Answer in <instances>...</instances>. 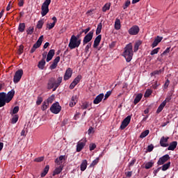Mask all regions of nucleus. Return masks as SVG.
<instances>
[{
  "instance_id": "nucleus-1",
  "label": "nucleus",
  "mask_w": 178,
  "mask_h": 178,
  "mask_svg": "<svg viewBox=\"0 0 178 178\" xmlns=\"http://www.w3.org/2000/svg\"><path fill=\"white\" fill-rule=\"evenodd\" d=\"M15 97V90H11L7 94L6 92H0V108L5 106L6 104H9Z\"/></svg>"
},
{
  "instance_id": "nucleus-2",
  "label": "nucleus",
  "mask_w": 178,
  "mask_h": 178,
  "mask_svg": "<svg viewBox=\"0 0 178 178\" xmlns=\"http://www.w3.org/2000/svg\"><path fill=\"white\" fill-rule=\"evenodd\" d=\"M133 44L129 43L124 47L123 56L125 58L127 62H131V59H133Z\"/></svg>"
},
{
  "instance_id": "nucleus-3",
  "label": "nucleus",
  "mask_w": 178,
  "mask_h": 178,
  "mask_svg": "<svg viewBox=\"0 0 178 178\" xmlns=\"http://www.w3.org/2000/svg\"><path fill=\"white\" fill-rule=\"evenodd\" d=\"M80 44H81V39L79 38V35L76 36L72 35L70 40L68 47L70 49H74V48H79V47H80Z\"/></svg>"
},
{
  "instance_id": "nucleus-4",
  "label": "nucleus",
  "mask_w": 178,
  "mask_h": 178,
  "mask_svg": "<svg viewBox=\"0 0 178 178\" xmlns=\"http://www.w3.org/2000/svg\"><path fill=\"white\" fill-rule=\"evenodd\" d=\"M51 4V0H45L41 7V15L42 17L49 12V5Z\"/></svg>"
},
{
  "instance_id": "nucleus-5",
  "label": "nucleus",
  "mask_w": 178,
  "mask_h": 178,
  "mask_svg": "<svg viewBox=\"0 0 178 178\" xmlns=\"http://www.w3.org/2000/svg\"><path fill=\"white\" fill-rule=\"evenodd\" d=\"M50 111L51 113H54V115H58L60 111H62V106L59 105V102L54 103L50 107Z\"/></svg>"
},
{
  "instance_id": "nucleus-6",
  "label": "nucleus",
  "mask_w": 178,
  "mask_h": 178,
  "mask_svg": "<svg viewBox=\"0 0 178 178\" xmlns=\"http://www.w3.org/2000/svg\"><path fill=\"white\" fill-rule=\"evenodd\" d=\"M23 76V70H17L14 76L13 81L15 84H17L20 80H22V77Z\"/></svg>"
},
{
  "instance_id": "nucleus-7",
  "label": "nucleus",
  "mask_w": 178,
  "mask_h": 178,
  "mask_svg": "<svg viewBox=\"0 0 178 178\" xmlns=\"http://www.w3.org/2000/svg\"><path fill=\"white\" fill-rule=\"evenodd\" d=\"M87 143V139L86 138H82L77 143L76 145V152H80L84 147H86V144Z\"/></svg>"
},
{
  "instance_id": "nucleus-8",
  "label": "nucleus",
  "mask_w": 178,
  "mask_h": 178,
  "mask_svg": "<svg viewBox=\"0 0 178 178\" xmlns=\"http://www.w3.org/2000/svg\"><path fill=\"white\" fill-rule=\"evenodd\" d=\"M128 33L130 35H137V34L140 33V27L137 25H134L129 29Z\"/></svg>"
},
{
  "instance_id": "nucleus-9",
  "label": "nucleus",
  "mask_w": 178,
  "mask_h": 178,
  "mask_svg": "<svg viewBox=\"0 0 178 178\" xmlns=\"http://www.w3.org/2000/svg\"><path fill=\"white\" fill-rule=\"evenodd\" d=\"M94 35V32L90 31L84 38L83 40V45H86V44H88L91 40H92V37Z\"/></svg>"
},
{
  "instance_id": "nucleus-10",
  "label": "nucleus",
  "mask_w": 178,
  "mask_h": 178,
  "mask_svg": "<svg viewBox=\"0 0 178 178\" xmlns=\"http://www.w3.org/2000/svg\"><path fill=\"white\" fill-rule=\"evenodd\" d=\"M130 120H131V116L128 115L127 118H124V120L122 122L120 129L121 130H124V128L129 126L130 124Z\"/></svg>"
},
{
  "instance_id": "nucleus-11",
  "label": "nucleus",
  "mask_w": 178,
  "mask_h": 178,
  "mask_svg": "<svg viewBox=\"0 0 178 178\" xmlns=\"http://www.w3.org/2000/svg\"><path fill=\"white\" fill-rule=\"evenodd\" d=\"M81 79H83V76L81 75H78L70 83V90H73V88L80 83V80H81Z\"/></svg>"
},
{
  "instance_id": "nucleus-12",
  "label": "nucleus",
  "mask_w": 178,
  "mask_h": 178,
  "mask_svg": "<svg viewBox=\"0 0 178 178\" xmlns=\"http://www.w3.org/2000/svg\"><path fill=\"white\" fill-rule=\"evenodd\" d=\"M55 84H58V82L56 80H55V79L54 78H51L49 81V83H48V85H47V88H49V90H51V88H54L53 89V91H55L56 90V86Z\"/></svg>"
},
{
  "instance_id": "nucleus-13",
  "label": "nucleus",
  "mask_w": 178,
  "mask_h": 178,
  "mask_svg": "<svg viewBox=\"0 0 178 178\" xmlns=\"http://www.w3.org/2000/svg\"><path fill=\"white\" fill-rule=\"evenodd\" d=\"M169 159H170V156H169L168 154H165L159 159V161L157 162V165H164V163L168 162V161H169Z\"/></svg>"
},
{
  "instance_id": "nucleus-14",
  "label": "nucleus",
  "mask_w": 178,
  "mask_h": 178,
  "mask_svg": "<svg viewBox=\"0 0 178 178\" xmlns=\"http://www.w3.org/2000/svg\"><path fill=\"white\" fill-rule=\"evenodd\" d=\"M104 97L105 95L104 93H100L99 95H97L95 99L93 100V104L95 105H98V104H100V102H102V99H104Z\"/></svg>"
},
{
  "instance_id": "nucleus-15",
  "label": "nucleus",
  "mask_w": 178,
  "mask_h": 178,
  "mask_svg": "<svg viewBox=\"0 0 178 178\" xmlns=\"http://www.w3.org/2000/svg\"><path fill=\"white\" fill-rule=\"evenodd\" d=\"M169 140V137L163 136L160 140V145L161 147H169V144L168 143V140Z\"/></svg>"
},
{
  "instance_id": "nucleus-16",
  "label": "nucleus",
  "mask_w": 178,
  "mask_h": 178,
  "mask_svg": "<svg viewBox=\"0 0 178 178\" xmlns=\"http://www.w3.org/2000/svg\"><path fill=\"white\" fill-rule=\"evenodd\" d=\"M79 100V95H73L71 98V101L70 102V108H73L76 104H77V101Z\"/></svg>"
},
{
  "instance_id": "nucleus-17",
  "label": "nucleus",
  "mask_w": 178,
  "mask_h": 178,
  "mask_svg": "<svg viewBox=\"0 0 178 178\" xmlns=\"http://www.w3.org/2000/svg\"><path fill=\"white\" fill-rule=\"evenodd\" d=\"M73 73V71L72 70V68H68L65 73L64 75V80L65 81L69 80V79H70L72 77V74Z\"/></svg>"
},
{
  "instance_id": "nucleus-18",
  "label": "nucleus",
  "mask_w": 178,
  "mask_h": 178,
  "mask_svg": "<svg viewBox=\"0 0 178 178\" xmlns=\"http://www.w3.org/2000/svg\"><path fill=\"white\" fill-rule=\"evenodd\" d=\"M65 161H66V156H60L56 159L55 163H56V165L62 166V164L63 163V162H65Z\"/></svg>"
},
{
  "instance_id": "nucleus-19",
  "label": "nucleus",
  "mask_w": 178,
  "mask_h": 178,
  "mask_svg": "<svg viewBox=\"0 0 178 178\" xmlns=\"http://www.w3.org/2000/svg\"><path fill=\"white\" fill-rule=\"evenodd\" d=\"M162 40H163V37L156 36L154 38L153 43L152 44V47L155 48V47H157L158 44H159Z\"/></svg>"
},
{
  "instance_id": "nucleus-20",
  "label": "nucleus",
  "mask_w": 178,
  "mask_h": 178,
  "mask_svg": "<svg viewBox=\"0 0 178 178\" xmlns=\"http://www.w3.org/2000/svg\"><path fill=\"white\" fill-rule=\"evenodd\" d=\"M168 99H165L158 107L157 111H156V113H161V112H162V111H163V108H165V106H166V104L168 103L167 101Z\"/></svg>"
},
{
  "instance_id": "nucleus-21",
  "label": "nucleus",
  "mask_w": 178,
  "mask_h": 178,
  "mask_svg": "<svg viewBox=\"0 0 178 178\" xmlns=\"http://www.w3.org/2000/svg\"><path fill=\"white\" fill-rule=\"evenodd\" d=\"M42 41H44V35H41L35 44H33V47L37 49V48H40L41 47V44H42Z\"/></svg>"
},
{
  "instance_id": "nucleus-22",
  "label": "nucleus",
  "mask_w": 178,
  "mask_h": 178,
  "mask_svg": "<svg viewBox=\"0 0 178 178\" xmlns=\"http://www.w3.org/2000/svg\"><path fill=\"white\" fill-rule=\"evenodd\" d=\"M54 55H55V50L54 49L49 50L46 59L47 62H49L50 60H51Z\"/></svg>"
},
{
  "instance_id": "nucleus-23",
  "label": "nucleus",
  "mask_w": 178,
  "mask_h": 178,
  "mask_svg": "<svg viewBox=\"0 0 178 178\" xmlns=\"http://www.w3.org/2000/svg\"><path fill=\"white\" fill-rule=\"evenodd\" d=\"M102 38V36L101 35H99L98 36H97L93 44L94 48H97L98 45H99V42H101Z\"/></svg>"
},
{
  "instance_id": "nucleus-24",
  "label": "nucleus",
  "mask_w": 178,
  "mask_h": 178,
  "mask_svg": "<svg viewBox=\"0 0 178 178\" xmlns=\"http://www.w3.org/2000/svg\"><path fill=\"white\" fill-rule=\"evenodd\" d=\"M176 147H177V142L173 141L171 143H170V145L168 147V151H175V149H176Z\"/></svg>"
},
{
  "instance_id": "nucleus-25",
  "label": "nucleus",
  "mask_w": 178,
  "mask_h": 178,
  "mask_svg": "<svg viewBox=\"0 0 178 178\" xmlns=\"http://www.w3.org/2000/svg\"><path fill=\"white\" fill-rule=\"evenodd\" d=\"M155 162L153 160H151L150 161L146 162L144 163L145 165V169H151L152 166H154Z\"/></svg>"
},
{
  "instance_id": "nucleus-26",
  "label": "nucleus",
  "mask_w": 178,
  "mask_h": 178,
  "mask_svg": "<svg viewBox=\"0 0 178 178\" xmlns=\"http://www.w3.org/2000/svg\"><path fill=\"white\" fill-rule=\"evenodd\" d=\"M143 44V41L138 40L135 42L134 47V52H137L138 51V48H140V46Z\"/></svg>"
},
{
  "instance_id": "nucleus-27",
  "label": "nucleus",
  "mask_w": 178,
  "mask_h": 178,
  "mask_svg": "<svg viewBox=\"0 0 178 178\" xmlns=\"http://www.w3.org/2000/svg\"><path fill=\"white\" fill-rule=\"evenodd\" d=\"M142 98H143V94L141 93L138 94L134 99V104L135 105H137V104H138L139 102L141 101Z\"/></svg>"
},
{
  "instance_id": "nucleus-28",
  "label": "nucleus",
  "mask_w": 178,
  "mask_h": 178,
  "mask_svg": "<svg viewBox=\"0 0 178 178\" xmlns=\"http://www.w3.org/2000/svg\"><path fill=\"white\" fill-rule=\"evenodd\" d=\"M62 170H63V166L60 165L59 167L56 168L54 172H53V176H56V175H59V173H60V172H62Z\"/></svg>"
},
{
  "instance_id": "nucleus-29",
  "label": "nucleus",
  "mask_w": 178,
  "mask_h": 178,
  "mask_svg": "<svg viewBox=\"0 0 178 178\" xmlns=\"http://www.w3.org/2000/svg\"><path fill=\"white\" fill-rule=\"evenodd\" d=\"M87 165H88L87 160H83L81 163V172H84V170H86V169H87Z\"/></svg>"
},
{
  "instance_id": "nucleus-30",
  "label": "nucleus",
  "mask_w": 178,
  "mask_h": 178,
  "mask_svg": "<svg viewBox=\"0 0 178 178\" xmlns=\"http://www.w3.org/2000/svg\"><path fill=\"white\" fill-rule=\"evenodd\" d=\"M169 168H170V162L163 164L161 167H160V169H161L163 172H165V170H168Z\"/></svg>"
},
{
  "instance_id": "nucleus-31",
  "label": "nucleus",
  "mask_w": 178,
  "mask_h": 178,
  "mask_svg": "<svg viewBox=\"0 0 178 178\" xmlns=\"http://www.w3.org/2000/svg\"><path fill=\"white\" fill-rule=\"evenodd\" d=\"M48 172H49V165H46L43 172L40 174L41 177H45Z\"/></svg>"
},
{
  "instance_id": "nucleus-32",
  "label": "nucleus",
  "mask_w": 178,
  "mask_h": 178,
  "mask_svg": "<svg viewBox=\"0 0 178 178\" xmlns=\"http://www.w3.org/2000/svg\"><path fill=\"white\" fill-rule=\"evenodd\" d=\"M120 19H116L115 22V30H120Z\"/></svg>"
},
{
  "instance_id": "nucleus-33",
  "label": "nucleus",
  "mask_w": 178,
  "mask_h": 178,
  "mask_svg": "<svg viewBox=\"0 0 178 178\" xmlns=\"http://www.w3.org/2000/svg\"><path fill=\"white\" fill-rule=\"evenodd\" d=\"M111 3H106L102 8V12H106V10H109L111 9Z\"/></svg>"
},
{
  "instance_id": "nucleus-34",
  "label": "nucleus",
  "mask_w": 178,
  "mask_h": 178,
  "mask_svg": "<svg viewBox=\"0 0 178 178\" xmlns=\"http://www.w3.org/2000/svg\"><path fill=\"white\" fill-rule=\"evenodd\" d=\"M149 134V130H145V131L142 132L140 135V138H145Z\"/></svg>"
},
{
  "instance_id": "nucleus-35",
  "label": "nucleus",
  "mask_w": 178,
  "mask_h": 178,
  "mask_svg": "<svg viewBox=\"0 0 178 178\" xmlns=\"http://www.w3.org/2000/svg\"><path fill=\"white\" fill-rule=\"evenodd\" d=\"M24 29H26V24L24 23L19 24L18 26V30L20 33H23L24 31Z\"/></svg>"
},
{
  "instance_id": "nucleus-36",
  "label": "nucleus",
  "mask_w": 178,
  "mask_h": 178,
  "mask_svg": "<svg viewBox=\"0 0 178 178\" xmlns=\"http://www.w3.org/2000/svg\"><path fill=\"white\" fill-rule=\"evenodd\" d=\"M55 99V96L51 95V97H49L47 100H45V102L51 105V104H52L54 102Z\"/></svg>"
},
{
  "instance_id": "nucleus-37",
  "label": "nucleus",
  "mask_w": 178,
  "mask_h": 178,
  "mask_svg": "<svg viewBox=\"0 0 178 178\" xmlns=\"http://www.w3.org/2000/svg\"><path fill=\"white\" fill-rule=\"evenodd\" d=\"M38 66L39 69H41L42 70V69H44V67L45 66V60L42 59V60H40Z\"/></svg>"
},
{
  "instance_id": "nucleus-38",
  "label": "nucleus",
  "mask_w": 178,
  "mask_h": 178,
  "mask_svg": "<svg viewBox=\"0 0 178 178\" xmlns=\"http://www.w3.org/2000/svg\"><path fill=\"white\" fill-rule=\"evenodd\" d=\"M48 108H49V104L47 102H44L42 103V111H47V109H48Z\"/></svg>"
},
{
  "instance_id": "nucleus-39",
  "label": "nucleus",
  "mask_w": 178,
  "mask_h": 178,
  "mask_svg": "<svg viewBox=\"0 0 178 178\" xmlns=\"http://www.w3.org/2000/svg\"><path fill=\"white\" fill-rule=\"evenodd\" d=\"M102 30V24L100 23L97 25V28L96 30V34L98 35L99 34H101V31Z\"/></svg>"
},
{
  "instance_id": "nucleus-40",
  "label": "nucleus",
  "mask_w": 178,
  "mask_h": 178,
  "mask_svg": "<svg viewBox=\"0 0 178 178\" xmlns=\"http://www.w3.org/2000/svg\"><path fill=\"white\" fill-rule=\"evenodd\" d=\"M98 162H99V157L96 158L91 164L90 165V168H93V166H95V165L98 164Z\"/></svg>"
},
{
  "instance_id": "nucleus-41",
  "label": "nucleus",
  "mask_w": 178,
  "mask_h": 178,
  "mask_svg": "<svg viewBox=\"0 0 178 178\" xmlns=\"http://www.w3.org/2000/svg\"><path fill=\"white\" fill-rule=\"evenodd\" d=\"M17 120H19V115H15L13 118H12V120H11V123L13 124H15L16 123H17Z\"/></svg>"
},
{
  "instance_id": "nucleus-42",
  "label": "nucleus",
  "mask_w": 178,
  "mask_h": 178,
  "mask_svg": "<svg viewBox=\"0 0 178 178\" xmlns=\"http://www.w3.org/2000/svg\"><path fill=\"white\" fill-rule=\"evenodd\" d=\"M151 94H152V90L151 89H147L144 95L145 98H148Z\"/></svg>"
},
{
  "instance_id": "nucleus-43",
  "label": "nucleus",
  "mask_w": 178,
  "mask_h": 178,
  "mask_svg": "<svg viewBox=\"0 0 178 178\" xmlns=\"http://www.w3.org/2000/svg\"><path fill=\"white\" fill-rule=\"evenodd\" d=\"M63 78L62 76H59L56 81H57V83L55 84L56 88H58L59 86H60V83H62Z\"/></svg>"
},
{
  "instance_id": "nucleus-44",
  "label": "nucleus",
  "mask_w": 178,
  "mask_h": 178,
  "mask_svg": "<svg viewBox=\"0 0 178 178\" xmlns=\"http://www.w3.org/2000/svg\"><path fill=\"white\" fill-rule=\"evenodd\" d=\"M42 26H44V20L40 19L37 24V29H42Z\"/></svg>"
},
{
  "instance_id": "nucleus-45",
  "label": "nucleus",
  "mask_w": 178,
  "mask_h": 178,
  "mask_svg": "<svg viewBox=\"0 0 178 178\" xmlns=\"http://www.w3.org/2000/svg\"><path fill=\"white\" fill-rule=\"evenodd\" d=\"M55 23H48L47 24V29H48V30H52V29H54L55 27Z\"/></svg>"
},
{
  "instance_id": "nucleus-46",
  "label": "nucleus",
  "mask_w": 178,
  "mask_h": 178,
  "mask_svg": "<svg viewBox=\"0 0 178 178\" xmlns=\"http://www.w3.org/2000/svg\"><path fill=\"white\" fill-rule=\"evenodd\" d=\"M159 49H161V48L157 47L154 49H153L151 52H150V55L153 56V55H156V54H158V52H159Z\"/></svg>"
},
{
  "instance_id": "nucleus-47",
  "label": "nucleus",
  "mask_w": 178,
  "mask_h": 178,
  "mask_svg": "<svg viewBox=\"0 0 178 178\" xmlns=\"http://www.w3.org/2000/svg\"><path fill=\"white\" fill-rule=\"evenodd\" d=\"M90 106V103L88 102H85L82 104L81 108L82 109H87Z\"/></svg>"
},
{
  "instance_id": "nucleus-48",
  "label": "nucleus",
  "mask_w": 178,
  "mask_h": 178,
  "mask_svg": "<svg viewBox=\"0 0 178 178\" xmlns=\"http://www.w3.org/2000/svg\"><path fill=\"white\" fill-rule=\"evenodd\" d=\"M17 112H19V106H16L15 107H14V108L13 109V112H11L10 114L16 115Z\"/></svg>"
},
{
  "instance_id": "nucleus-49",
  "label": "nucleus",
  "mask_w": 178,
  "mask_h": 178,
  "mask_svg": "<svg viewBox=\"0 0 178 178\" xmlns=\"http://www.w3.org/2000/svg\"><path fill=\"white\" fill-rule=\"evenodd\" d=\"M163 72V70H156L153 72L151 73L152 76H155L156 74H161V73Z\"/></svg>"
},
{
  "instance_id": "nucleus-50",
  "label": "nucleus",
  "mask_w": 178,
  "mask_h": 178,
  "mask_svg": "<svg viewBox=\"0 0 178 178\" xmlns=\"http://www.w3.org/2000/svg\"><path fill=\"white\" fill-rule=\"evenodd\" d=\"M136 159H133L132 161H131V162L129 163L128 166H129V170H130V168H131V166H134V163H136Z\"/></svg>"
},
{
  "instance_id": "nucleus-51",
  "label": "nucleus",
  "mask_w": 178,
  "mask_h": 178,
  "mask_svg": "<svg viewBox=\"0 0 178 178\" xmlns=\"http://www.w3.org/2000/svg\"><path fill=\"white\" fill-rule=\"evenodd\" d=\"M130 3H131L130 0H127L123 6V9H127V8L130 6Z\"/></svg>"
},
{
  "instance_id": "nucleus-52",
  "label": "nucleus",
  "mask_w": 178,
  "mask_h": 178,
  "mask_svg": "<svg viewBox=\"0 0 178 178\" xmlns=\"http://www.w3.org/2000/svg\"><path fill=\"white\" fill-rule=\"evenodd\" d=\"M90 151H94L97 148V145L95 143L90 144L89 146Z\"/></svg>"
},
{
  "instance_id": "nucleus-53",
  "label": "nucleus",
  "mask_w": 178,
  "mask_h": 178,
  "mask_svg": "<svg viewBox=\"0 0 178 178\" xmlns=\"http://www.w3.org/2000/svg\"><path fill=\"white\" fill-rule=\"evenodd\" d=\"M42 101H43L42 97H38V99L36 101V104L37 105H41V103L42 102Z\"/></svg>"
},
{
  "instance_id": "nucleus-54",
  "label": "nucleus",
  "mask_w": 178,
  "mask_h": 178,
  "mask_svg": "<svg viewBox=\"0 0 178 178\" xmlns=\"http://www.w3.org/2000/svg\"><path fill=\"white\" fill-rule=\"evenodd\" d=\"M112 94L111 91H108L105 95H104V100L105 99H108V98H109V97H111V95Z\"/></svg>"
},
{
  "instance_id": "nucleus-55",
  "label": "nucleus",
  "mask_w": 178,
  "mask_h": 178,
  "mask_svg": "<svg viewBox=\"0 0 178 178\" xmlns=\"http://www.w3.org/2000/svg\"><path fill=\"white\" fill-rule=\"evenodd\" d=\"M24 47L23 45H20L19 48L18 49V54L19 55H22V54H23V49H24Z\"/></svg>"
},
{
  "instance_id": "nucleus-56",
  "label": "nucleus",
  "mask_w": 178,
  "mask_h": 178,
  "mask_svg": "<svg viewBox=\"0 0 178 178\" xmlns=\"http://www.w3.org/2000/svg\"><path fill=\"white\" fill-rule=\"evenodd\" d=\"M42 161H44V157L43 156L38 157V158L34 159L35 162H42Z\"/></svg>"
},
{
  "instance_id": "nucleus-57",
  "label": "nucleus",
  "mask_w": 178,
  "mask_h": 178,
  "mask_svg": "<svg viewBox=\"0 0 178 178\" xmlns=\"http://www.w3.org/2000/svg\"><path fill=\"white\" fill-rule=\"evenodd\" d=\"M34 31V29L29 27L28 30L26 31L27 34L31 35L33 34V32Z\"/></svg>"
},
{
  "instance_id": "nucleus-58",
  "label": "nucleus",
  "mask_w": 178,
  "mask_h": 178,
  "mask_svg": "<svg viewBox=\"0 0 178 178\" xmlns=\"http://www.w3.org/2000/svg\"><path fill=\"white\" fill-rule=\"evenodd\" d=\"M56 66H58V64L53 62V63L50 65V69H51V70L54 69H56Z\"/></svg>"
},
{
  "instance_id": "nucleus-59",
  "label": "nucleus",
  "mask_w": 178,
  "mask_h": 178,
  "mask_svg": "<svg viewBox=\"0 0 178 178\" xmlns=\"http://www.w3.org/2000/svg\"><path fill=\"white\" fill-rule=\"evenodd\" d=\"M160 85L161 83H158V81H155V83L152 85V87L154 90H156V88H158V86Z\"/></svg>"
},
{
  "instance_id": "nucleus-60",
  "label": "nucleus",
  "mask_w": 178,
  "mask_h": 178,
  "mask_svg": "<svg viewBox=\"0 0 178 178\" xmlns=\"http://www.w3.org/2000/svg\"><path fill=\"white\" fill-rule=\"evenodd\" d=\"M152 149H154V145H150L147 147V151L148 152H152Z\"/></svg>"
},
{
  "instance_id": "nucleus-61",
  "label": "nucleus",
  "mask_w": 178,
  "mask_h": 178,
  "mask_svg": "<svg viewBox=\"0 0 178 178\" xmlns=\"http://www.w3.org/2000/svg\"><path fill=\"white\" fill-rule=\"evenodd\" d=\"M23 5H24V0H19L18 6L22 7Z\"/></svg>"
},
{
  "instance_id": "nucleus-62",
  "label": "nucleus",
  "mask_w": 178,
  "mask_h": 178,
  "mask_svg": "<svg viewBox=\"0 0 178 178\" xmlns=\"http://www.w3.org/2000/svg\"><path fill=\"white\" fill-rule=\"evenodd\" d=\"M125 175L127 177H131V175H133V172L129 171V172H125Z\"/></svg>"
},
{
  "instance_id": "nucleus-63",
  "label": "nucleus",
  "mask_w": 178,
  "mask_h": 178,
  "mask_svg": "<svg viewBox=\"0 0 178 178\" xmlns=\"http://www.w3.org/2000/svg\"><path fill=\"white\" fill-rule=\"evenodd\" d=\"M90 48H91V44H90V43L86 45V48H85L86 52H88Z\"/></svg>"
},
{
  "instance_id": "nucleus-64",
  "label": "nucleus",
  "mask_w": 178,
  "mask_h": 178,
  "mask_svg": "<svg viewBox=\"0 0 178 178\" xmlns=\"http://www.w3.org/2000/svg\"><path fill=\"white\" fill-rule=\"evenodd\" d=\"M170 81H168V79L165 81V84H164V88H168V87H169V84H170Z\"/></svg>"
}]
</instances>
